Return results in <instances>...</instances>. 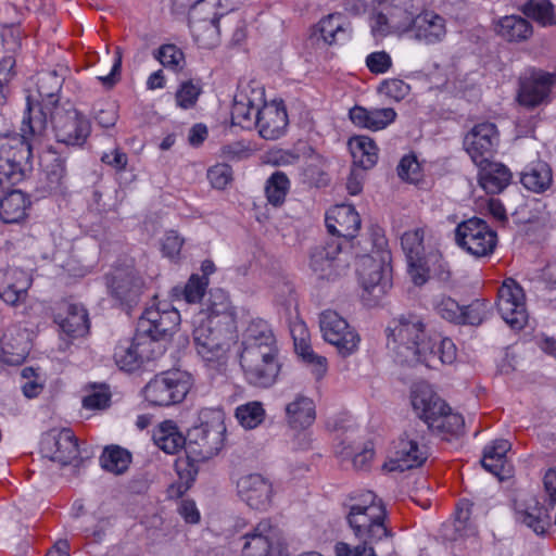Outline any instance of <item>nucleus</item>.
Masks as SVG:
<instances>
[{
  "mask_svg": "<svg viewBox=\"0 0 556 556\" xmlns=\"http://www.w3.org/2000/svg\"><path fill=\"white\" fill-rule=\"evenodd\" d=\"M425 227L406 230L401 236V247L407 262V271L415 286L425 285L430 278L446 280L447 263L437 249L425 244Z\"/></svg>",
  "mask_w": 556,
  "mask_h": 556,
  "instance_id": "423d86ee",
  "label": "nucleus"
},
{
  "mask_svg": "<svg viewBox=\"0 0 556 556\" xmlns=\"http://www.w3.org/2000/svg\"><path fill=\"white\" fill-rule=\"evenodd\" d=\"M378 92L391 100L400 102L409 94L410 86L400 78H387L378 86Z\"/></svg>",
  "mask_w": 556,
  "mask_h": 556,
  "instance_id": "e2e57ef3",
  "label": "nucleus"
},
{
  "mask_svg": "<svg viewBox=\"0 0 556 556\" xmlns=\"http://www.w3.org/2000/svg\"><path fill=\"white\" fill-rule=\"evenodd\" d=\"M33 343L26 331L16 336L4 334L0 340V361L10 366L21 365L31 350Z\"/></svg>",
  "mask_w": 556,
  "mask_h": 556,
  "instance_id": "58836bf2",
  "label": "nucleus"
},
{
  "mask_svg": "<svg viewBox=\"0 0 556 556\" xmlns=\"http://www.w3.org/2000/svg\"><path fill=\"white\" fill-rule=\"evenodd\" d=\"M164 353L160 343L153 342L137 329L132 338L121 339L113 353L116 366L126 372H135L150 361L159 358Z\"/></svg>",
  "mask_w": 556,
  "mask_h": 556,
  "instance_id": "9b49d317",
  "label": "nucleus"
},
{
  "mask_svg": "<svg viewBox=\"0 0 556 556\" xmlns=\"http://www.w3.org/2000/svg\"><path fill=\"white\" fill-rule=\"evenodd\" d=\"M456 244L468 254L479 258L493 254L497 245V233L482 218L471 217L457 225Z\"/></svg>",
  "mask_w": 556,
  "mask_h": 556,
  "instance_id": "4468645a",
  "label": "nucleus"
},
{
  "mask_svg": "<svg viewBox=\"0 0 556 556\" xmlns=\"http://www.w3.org/2000/svg\"><path fill=\"white\" fill-rule=\"evenodd\" d=\"M473 503L468 498H460L455 507V518L453 522L454 533L452 540L457 541L463 538L473 535L476 528L471 521Z\"/></svg>",
  "mask_w": 556,
  "mask_h": 556,
  "instance_id": "8fccbe9b",
  "label": "nucleus"
},
{
  "mask_svg": "<svg viewBox=\"0 0 556 556\" xmlns=\"http://www.w3.org/2000/svg\"><path fill=\"white\" fill-rule=\"evenodd\" d=\"M319 329L324 340L336 346L340 356L349 357L358 350V332L338 312L330 308L323 311L319 314Z\"/></svg>",
  "mask_w": 556,
  "mask_h": 556,
  "instance_id": "dca6fc26",
  "label": "nucleus"
},
{
  "mask_svg": "<svg viewBox=\"0 0 556 556\" xmlns=\"http://www.w3.org/2000/svg\"><path fill=\"white\" fill-rule=\"evenodd\" d=\"M498 144L500 132L491 122L476 124L464 138V149L476 165L492 160Z\"/></svg>",
  "mask_w": 556,
  "mask_h": 556,
  "instance_id": "5701e85b",
  "label": "nucleus"
},
{
  "mask_svg": "<svg viewBox=\"0 0 556 556\" xmlns=\"http://www.w3.org/2000/svg\"><path fill=\"white\" fill-rule=\"evenodd\" d=\"M551 508L532 498L523 510L517 513L518 520L538 535H545L551 527Z\"/></svg>",
  "mask_w": 556,
  "mask_h": 556,
  "instance_id": "79ce46f5",
  "label": "nucleus"
},
{
  "mask_svg": "<svg viewBox=\"0 0 556 556\" xmlns=\"http://www.w3.org/2000/svg\"><path fill=\"white\" fill-rule=\"evenodd\" d=\"M477 166L479 185L486 193L498 194L510 184L511 173L504 164L490 160Z\"/></svg>",
  "mask_w": 556,
  "mask_h": 556,
  "instance_id": "e433bc0d",
  "label": "nucleus"
},
{
  "mask_svg": "<svg viewBox=\"0 0 556 556\" xmlns=\"http://www.w3.org/2000/svg\"><path fill=\"white\" fill-rule=\"evenodd\" d=\"M202 93L200 85L194 84L191 79L182 81L175 93V100L178 108L182 110L192 109Z\"/></svg>",
  "mask_w": 556,
  "mask_h": 556,
  "instance_id": "680f3d73",
  "label": "nucleus"
},
{
  "mask_svg": "<svg viewBox=\"0 0 556 556\" xmlns=\"http://www.w3.org/2000/svg\"><path fill=\"white\" fill-rule=\"evenodd\" d=\"M40 172L37 177V194L45 198L63 194L65 191V160L52 147L41 150L39 155Z\"/></svg>",
  "mask_w": 556,
  "mask_h": 556,
  "instance_id": "4be33fe9",
  "label": "nucleus"
},
{
  "mask_svg": "<svg viewBox=\"0 0 556 556\" xmlns=\"http://www.w3.org/2000/svg\"><path fill=\"white\" fill-rule=\"evenodd\" d=\"M39 453L62 467L71 465L80 457L78 438L70 428H52L41 434Z\"/></svg>",
  "mask_w": 556,
  "mask_h": 556,
  "instance_id": "f3484780",
  "label": "nucleus"
},
{
  "mask_svg": "<svg viewBox=\"0 0 556 556\" xmlns=\"http://www.w3.org/2000/svg\"><path fill=\"white\" fill-rule=\"evenodd\" d=\"M294 348L302 359L312 367L316 380L325 377L328 370V362L325 356L316 354L307 341L308 332L304 324H296L291 329Z\"/></svg>",
  "mask_w": 556,
  "mask_h": 556,
  "instance_id": "c9c22d12",
  "label": "nucleus"
},
{
  "mask_svg": "<svg viewBox=\"0 0 556 556\" xmlns=\"http://www.w3.org/2000/svg\"><path fill=\"white\" fill-rule=\"evenodd\" d=\"M356 257V271L362 288L375 299L381 298L392 286L391 268L384 256L376 258L371 254H364Z\"/></svg>",
  "mask_w": 556,
  "mask_h": 556,
  "instance_id": "412c9836",
  "label": "nucleus"
},
{
  "mask_svg": "<svg viewBox=\"0 0 556 556\" xmlns=\"http://www.w3.org/2000/svg\"><path fill=\"white\" fill-rule=\"evenodd\" d=\"M342 251L343 242L334 238L312 248L308 265L318 279L334 280L340 275L339 254Z\"/></svg>",
  "mask_w": 556,
  "mask_h": 556,
  "instance_id": "393cba45",
  "label": "nucleus"
},
{
  "mask_svg": "<svg viewBox=\"0 0 556 556\" xmlns=\"http://www.w3.org/2000/svg\"><path fill=\"white\" fill-rule=\"evenodd\" d=\"M100 463L104 470L119 475L128 469L131 454L118 445L108 446L100 456Z\"/></svg>",
  "mask_w": 556,
  "mask_h": 556,
  "instance_id": "3c124183",
  "label": "nucleus"
},
{
  "mask_svg": "<svg viewBox=\"0 0 556 556\" xmlns=\"http://www.w3.org/2000/svg\"><path fill=\"white\" fill-rule=\"evenodd\" d=\"M162 253L169 260H178L184 245V239L175 230L165 233L162 240Z\"/></svg>",
  "mask_w": 556,
  "mask_h": 556,
  "instance_id": "774afa93",
  "label": "nucleus"
},
{
  "mask_svg": "<svg viewBox=\"0 0 556 556\" xmlns=\"http://www.w3.org/2000/svg\"><path fill=\"white\" fill-rule=\"evenodd\" d=\"M153 56L165 68L173 73L181 72L186 66V58L184 51L174 43H164L154 52Z\"/></svg>",
  "mask_w": 556,
  "mask_h": 556,
  "instance_id": "6e6d98bb",
  "label": "nucleus"
},
{
  "mask_svg": "<svg viewBox=\"0 0 556 556\" xmlns=\"http://www.w3.org/2000/svg\"><path fill=\"white\" fill-rule=\"evenodd\" d=\"M33 279L23 270H12L0 285V298L11 305L23 303Z\"/></svg>",
  "mask_w": 556,
  "mask_h": 556,
  "instance_id": "a19ab883",
  "label": "nucleus"
},
{
  "mask_svg": "<svg viewBox=\"0 0 556 556\" xmlns=\"http://www.w3.org/2000/svg\"><path fill=\"white\" fill-rule=\"evenodd\" d=\"M428 459V447L415 432L405 431L393 441L383 467L389 471H406L421 467Z\"/></svg>",
  "mask_w": 556,
  "mask_h": 556,
  "instance_id": "a211bd4d",
  "label": "nucleus"
},
{
  "mask_svg": "<svg viewBox=\"0 0 556 556\" xmlns=\"http://www.w3.org/2000/svg\"><path fill=\"white\" fill-rule=\"evenodd\" d=\"M255 128L261 138L265 140H277L285 136L289 125V117L285 101L275 99L264 102L258 109Z\"/></svg>",
  "mask_w": 556,
  "mask_h": 556,
  "instance_id": "b1692460",
  "label": "nucleus"
},
{
  "mask_svg": "<svg viewBox=\"0 0 556 556\" xmlns=\"http://www.w3.org/2000/svg\"><path fill=\"white\" fill-rule=\"evenodd\" d=\"M325 224L334 240L342 239L344 243L352 242L361 229V216L351 204H337L326 213Z\"/></svg>",
  "mask_w": 556,
  "mask_h": 556,
  "instance_id": "a878e982",
  "label": "nucleus"
},
{
  "mask_svg": "<svg viewBox=\"0 0 556 556\" xmlns=\"http://www.w3.org/2000/svg\"><path fill=\"white\" fill-rule=\"evenodd\" d=\"M64 314L54 315V321L59 325L63 334L68 339H77L88 334L90 320L88 311L80 304H64Z\"/></svg>",
  "mask_w": 556,
  "mask_h": 556,
  "instance_id": "473e14b6",
  "label": "nucleus"
},
{
  "mask_svg": "<svg viewBox=\"0 0 556 556\" xmlns=\"http://www.w3.org/2000/svg\"><path fill=\"white\" fill-rule=\"evenodd\" d=\"M235 416L238 422L245 429H254L265 419L263 404L257 401L248 402L236 408Z\"/></svg>",
  "mask_w": 556,
  "mask_h": 556,
  "instance_id": "4d7b16f0",
  "label": "nucleus"
},
{
  "mask_svg": "<svg viewBox=\"0 0 556 556\" xmlns=\"http://www.w3.org/2000/svg\"><path fill=\"white\" fill-rule=\"evenodd\" d=\"M521 12L542 26H552L556 24L554 5L549 0H527Z\"/></svg>",
  "mask_w": 556,
  "mask_h": 556,
  "instance_id": "603ef678",
  "label": "nucleus"
},
{
  "mask_svg": "<svg viewBox=\"0 0 556 556\" xmlns=\"http://www.w3.org/2000/svg\"><path fill=\"white\" fill-rule=\"evenodd\" d=\"M291 181L286 173L281 170L274 172L265 182V197L268 204L274 207H280L285 204L286 198L290 191Z\"/></svg>",
  "mask_w": 556,
  "mask_h": 556,
  "instance_id": "09e8293b",
  "label": "nucleus"
},
{
  "mask_svg": "<svg viewBox=\"0 0 556 556\" xmlns=\"http://www.w3.org/2000/svg\"><path fill=\"white\" fill-rule=\"evenodd\" d=\"M154 444L166 454H176L186 445V438L173 420H164L154 428Z\"/></svg>",
  "mask_w": 556,
  "mask_h": 556,
  "instance_id": "c03bdc74",
  "label": "nucleus"
},
{
  "mask_svg": "<svg viewBox=\"0 0 556 556\" xmlns=\"http://www.w3.org/2000/svg\"><path fill=\"white\" fill-rule=\"evenodd\" d=\"M237 493L249 507L256 510H266L274 494L271 482L260 473H249L239 478Z\"/></svg>",
  "mask_w": 556,
  "mask_h": 556,
  "instance_id": "bb28decb",
  "label": "nucleus"
},
{
  "mask_svg": "<svg viewBox=\"0 0 556 556\" xmlns=\"http://www.w3.org/2000/svg\"><path fill=\"white\" fill-rule=\"evenodd\" d=\"M240 541L241 556H288L281 531L270 519H262Z\"/></svg>",
  "mask_w": 556,
  "mask_h": 556,
  "instance_id": "f8f14e48",
  "label": "nucleus"
},
{
  "mask_svg": "<svg viewBox=\"0 0 556 556\" xmlns=\"http://www.w3.org/2000/svg\"><path fill=\"white\" fill-rule=\"evenodd\" d=\"M432 306L435 314L442 319L457 325L462 305L455 299L450 295L441 294L433 299Z\"/></svg>",
  "mask_w": 556,
  "mask_h": 556,
  "instance_id": "bf43d9fd",
  "label": "nucleus"
},
{
  "mask_svg": "<svg viewBox=\"0 0 556 556\" xmlns=\"http://www.w3.org/2000/svg\"><path fill=\"white\" fill-rule=\"evenodd\" d=\"M191 451L186 448V456L178 457L175 462V469L178 476V480L172 483L168 488V494L170 497H181L194 483L199 466V457L193 458L190 456Z\"/></svg>",
  "mask_w": 556,
  "mask_h": 556,
  "instance_id": "ea45409f",
  "label": "nucleus"
},
{
  "mask_svg": "<svg viewBox=\"0 0 556 556\" xmlns=\"http://www.w3.org/2000/svg\"><path fill=\"white\" fill-rule=\"evenodd\" d=\"M31 206L30 198L23 191L14 189L0 198V217L7 224L18 223Z\"/></svg>",
  "mask_w": 556,
  "mask_h": 556,
  "instance_id": "37998d69",
  "label": "nucleus"
},
{
  "mask_svg": "<svg viewBox=\"0 0 556 556\" xmlns=\"http://www.w3.org/2000/svg\"><path fill=\"white\" fill-rule=\"evenodd\" d=\"M388 348L402 364L451 365L456 361L454 341L440 334H429L422 318L416 314L401 315L387 328Z\"/></svg>",
  "mask_w": 556,
  "mask_h": 556,
  "instance_id": "f257e3e1",
  "label": "nucleus"
},
{
  "mask_svg": "<svg viewBox=\"0 0 556 556\" xmlns=\"http://www.w3.org/2000/svg\"><path fill=\"white\" fill-rule=\"evenodd\" d=\"M193 340L197 353L206 363H225L238 342L237 312L228 292L212 288L195 319Z\"/></svg>",
  "mask_w": 556,
  "mask_h": 556,
  "instance_id": "f03ea898",
  "label": "nucleus"
},
{
  "mask_svg": "<svg viewBox=\"0 0 556 556\" xmlns=\"http://www.w3.org/2000/svg\"><path fill=\"white\" fill-rule=\"evenodd\" d=\"M194 439L187 448L199 459L218 454L226 440L225 416L222 409H205L201 413V425L193 430Z\"/></svg>",
  "mask_w": 556,
  "mask_h": 556,
  "instance_id": "9d476101",
  "label": "nucleus"
},
{
  "mask_svg": "<svg viewBox=\"0 0 556 556\" xmlns=\"http://www.w3.org/2000/svg\"><path fill=\"white\" fill-rule=\"evenodd\" d=\"M242 0H197L189 13V26L195 43L214 48L219 40V20L233 11Z\"/></svg>",
  "mask_w": 556,
  "mask_h": 556,
  "instance_id": "6e6552de",
  "label": "nucleus"
},
{
  "mask_svg": "<svg viewBox=\"0 0 556 556\" xmlns=\"http://www.w3.org/2000/svg\"><path fill=\"white\" fill-rule=\"evenodd\" d=\"M53 79L51 90H45L42 85H37V93L40 97H48L52 108H45L37 101V121H42L45 126L52 125L58 142L72 147H83L91 134L90 121L79 111H67L59 105L58 92L61 89V80L55 72L43 73L40 81L45 78Z\"/></svg>",
  "mask_w": 556,
  "mask_h": 556,
  "instance_id": "7ed1b4c3",
  "label": "nucleus"
},
{
  "mask_svg": "<svg viewBox=\"0 0 556 556\" xmlns=\"http://www.w3.org/2000/svg\"><path fill=\"white\" fill-rule=\"evenodd\" d=\"M532 25L523 17L504 16L497 24V34L507 41H521L532 35Z\"/></svg>",
  "mask_w": 556,
  "mask_h": 556,
  "instance_id": "de8ad7c7",
  "label": "nucleus"
},
{
  "mask_svg": "<svg viewBox=\"0 0 556 556\" xmlns=\"http://www.w3.org/2000/svg\"><path fill=\"white\" fill-rule=\"evenodd\" d=\"M365 63L369 72L376 75L389 72L393 64L392 58L386 51L369 53L366 56Z\"/></svg>",
  "mask_w": 556,
  "mask_h": 556,
  "instance_id": "0e129e2a",
  "label": "nucleus"
},
{
  "mask_svg": "<svg viewBox=\"0 0 556 556\" xmlns=\"http://www.w3.org/2000/svg\"><path fill=\"white\" fill-rule=\"evenodd\" d=\"M399 177L408 184L418 185L424 177L421 165L414 153L405 154L397 165Z\"/></svg>",
  "mask_w": 556,
  "mask_h": 556,
  "instance_id": "13d9d810",
  "label": "nucleus"
},
{
  "mask_svg": "<svg viewBox=\"0 0 556 556\" xmlns=\"http://www.w3.org/2000/svg\"><path fill=\"white\" fill-rule=\"evenodd\" d=\"M33 96L28 91L21 132L0 137V189L21 182L31 173V143L27 135H33Z\"/></svg>",
  "mask_w": 556,
  "mask_h": 556,
  "instance_id": "39448f33",
  "label": "nucleus"
},
{
  "mask_svg": "<svg viewBox=\"0 0 556 556\" xmlns=\"http://www.w3.org/2000/svg\"><path fill=\"white\" fill-rule=\"evenodd\" d=\"M179 311L168 301H159L148 306L137 324V330L160 343V340L172 336L180 325Z\"/></svg>",
  "mask_w": 556,
  "mask_h": 556,
  "instance_id": "2eb2a0df",
  "label": "nucleus"
},
{
  "mask_svg": "<svg viewBox=\"0 0 556 556\" xmlns=\"http://www.w3.org/2000/svg\"><path fill=\"white\" fill-rule=\"evenodd\" d=\"M111 393L106 386H101L84 396L83 406L87 409H103L110 405Z\"/></svg>",
  "mask_w": 556,
  "mask_h": 556,
  "instance_id": "338daca9",
  "label": "nucleus"
},
{
  "mask_svg": "<svg viewBox=\"0 0 556 556\" xmlns=\"http://www.w3.org/2000/svg\"><path fill=\"white\" fill-rule=\"evenodd\" d=\"M509 450L510 443L507 440L498 439L492 441L483 450L482 467L488 472L502 478L506 464V454Z\"/></svg>",
  "mask_w": 556,
  "mask_h": 556,
  "instance_id": "49530a36",
  "label": "nucleus"
},
{
  "mask_svg": "<svg viewBox=\"0 0 556 556\" xmlns=\"http://www.w3.org/2000/svg\"><path fill=\"white\" fill-rule=\"evenodd\" d=\"M351 22L343 13L334 12L321 17L314 25L312 36L327 46H342L352 39Z\"/></svg>",
  "mask_w": 556,
  "mask_h": 556,
  "instance_id": "c85d7f7f",
  "label": "nucleus"
},
{
  "mask_svg": "<svg viewBox=\"0 0 556 556\" xmlns=\"http://www.w3.org/2000/svg\"><path fill=\"white\" fill-rule=\"evenodd\" d=\"M240 366L250 386L270 388L276 383L281 370L279 349L240 352Z\"/></svg>",
  "mask_w": 556,
  "mask_h": 556,
  "instance_id": "ddd939ff",
  "label": "nucleus"
},
{
  "mask_svg": "<svg viewBox=\"0 0 556 556\" xmlns=\"http://www.w3.org/2000/svg\"><path fill=\"white\" fill-rule=\"evenodd\" d=\"M406 30L412 31L416 39L433 45L445 37L446 22L434 11L424 10L409 21Z\"/></svg>",
  "mask_w": 556,
  "mask_h": 556,
  "instance_id": "7c9ffc66",
  "label": "nucleus"
},
{
  "mask_svg": "<svg viewBox=\"0 0 556 556\" xmlns=\"http://www.w3.org/2000/svg\"><path fill=\"white\" fill-rule=\"evenodd\" d=\"M207 178L213 188L223 190L232 179V169L227 164H217L207 170Z\"/></svg>",
  "mask_w": 556,
  "mask_h": 556,
  "instance_id": "69168bd1",
  "label": "nucleus"
},
{
  "mask_svg": "<svg viewBox=\"0 0 556 556\" xmlns=\"http://www.w3.org/2000/svg\"><path fill=\"white\" fill-rule=\"evenodd\" d=\"M210 279L191 274L184 287L173 288V296L182 298L187 303H200L205 295Z\"/></svg>",
  "mask_w": 556,
  "mask_h": 556,
  "instance_id": "864d4df0",
  "label": "nucleus"
},
{
  "mask_svg": "<svg viewBox=\"0 0 556 556\" xmlns=\"http://www.w3.org/2000/svg\"><path fill=\"white\" fill-rule=\"evenodd\" d=\"M489 312L490 302L486 299H475L460 306L457 326H479L486 319Z\"/></svg>",
  "mask_w": 556,
  "mask_h": 556,
  "instance_id": "5fc2aeb1",
  "label": "nucleus"
},
{
  "mask_svg": "<svg viewBox=\"0 0 556 556\" xmlns=\"http://www.w3.org/2000/svg\"><path fill=\"white\" fill-rule=\"evenodd\" d=\"M263 88L242 89L236 96L231 108V124L241 129H252L255 126L257 111L264 102Z\"/></svg>",
  "mask_w": 556,
  "mask_h": 556,
  "instance_id": "cd10ccee",
  "label": "nucleus"
},
{
  "mask_svg": "<svg viewBox=\"0 0 556 556\" xmlns=\"http://www.w3.org/2000/svg\"><path fill=\"white\" fill-rule=\"evenodd\" d=\"M520 182L528 191L542 194L553 185L552 167L542 160L533 161L521 172Z\"/></svg>",
  "mask_w": 556,
  "mask_h": 556,
  "instance_id": "4c0bfd02",
  "label": "nucleus"
},
{
  "mask_svg": "<svg viewBox=\"0 0 556 556\" xmlns=\"http://www.w3.org/2000/svg\"><path fill=\"white\" fill-rule=\"evenodd\" d=\"M410 402L416 415L443 439L457 438L464 432L463 415L454 413L428 384H416L412 389Z\"/></svg>",
  "mask_w": 556,
  "mask_h": 556,
  "instance_id": "0eeeda50",
  "label": "nucleus"
},
{
  "mask_svg": "<svg viewBox=\"0 0 556 556\" xmlns=\"http://www.w3.org/2000/svg\"><path fill=\"white\" fill-rule=\"evenodd\" d=\"M345 520L355 538L375 544L393 536L383 501L369 490L351 493L343 503Z\"/></svg>",
  "mask_w": 556,
  "mask_h": 556,
  "instance_id": "20e7f679",
  "label": "nucleus"
},
{
  "mask_svg": "<svg viewBox=\"0 0 556 556\" xmlns=\"http://www.w3.org/2000/svg\"><path fill=\"white\" fill-rule=\"evenodd\" d=\"M497 311L503 320L514 330H521L528 323V311L523 289L514 279H506L497 291Z\"/></svg>",
  "mask_w": 556,
  "mask_h": 556,
  "instance_id": "aec40b11",
  "label": "nucleus"
},
{
  "mask_svg": "<svg viewBox=\"0 0 556 556\" xmlns=\"http://www.w3.org/2000/svg\"><path fill=\"white\" fill-rule=\"evenodd\" d=\"M241 346V352L279 349L270 325L262 318L249 323L242 336Z\"/></svg>",
  "mask_w": 556,
  "mask_h": 556,
  "instance_id": "72a5a7b5",
  "label": "nucleus"
},
{
  "mask_svg": "<svg viewBox=\"0 0 556 556\" xmlns=\"http://www.w3.org/2000/svg\"><path fill=\"white\" fill-rule=\"evenodd\" d=\"M396 116L397 114L392 108L369 110L361 105H354L349 112V117L355 126L372 131L387 128L395 121Z\"/></svg>",
  "mask_w": 556,
  "mask_h": 556,
  "instance_id": "f704fd0d",
  "label": "nucleus"
},
{
  "mask_svg": "<svg viewBox=\"0 0 556 556\" xmlns=\"http://www.w3.org/2000/svg\"><path fill=\"white\" fill-rule=\"evenodd\" d=\"M193 386L192 376L184 370H167L155 375L143 388V397L152 406L181 403Z\"/></svg>",
  "mask_w": 556,
  "mask_h": 556,
  "instance_id": "1a4fd4ad",
  "label": "nucleus"
},
{
  "mask_svg": "<svg viewBox=\"0 0 556 556\" xmlns=\"http://www.w3.org/2000/svg\"><path fill=\"white\" fill-rule=\"evenodd\" d=\"M285 419L288 427L294 431H305L311 428L317 416L314 400L304 394H296L292 401L286 404Z\"/></svg>",
  "mask_w": 556,
  "mask_h": 556,
  "instance_id": "2f4dec72",
  "label": "nucleus"
},
{
  "mask_svg": "<svg viewBox=\"0 0 556 556\" xmlns=\"http://www.w3.org/2000/svg\"><path fill=\"white\" fill-rule=\"evenodd\" d=\"M105 281L109 294L122 307L130 309L139 302L144 281L132 265L125 268L115 266L105 275Z\"/></svg>",
  "mask_w": 556,
  "mask_h": 556,
  "instance_id": "6ab92c4d",
  "label": "nucleus"
},
{
  "mask_svg": "<svg viewBox=\"0 0 556 556\" xmlns=\"http://www.w3.org/2000/svg\"><path fill=\"white\" fill-rule=\"evenodd\" d=\"M349 148L354 165L363 169H370L377 164L379 148L370 137L353 136L349 140Z\"/></svg>",
  "mask_w": 556,
  "mask_h": 556,
  "instance_id": "a18cd8bd",
  "label": "nucleus"
},
{
  "mask_svg": "<svg viewBox=\"0 0 556 556\" xmlns=\"http://www.w3.org/2000/svg\"><path fill=\"white\" fill-rule=\"evenodd\" d=\"M555 83V74L535 72L520 81L517 100L523 106L535 108L548 98Z\"/></svg>",
  "mask_w": 556,
  "mask_h": 556,
  "instance_id": "c756f323",
  "label": "nucleus"
},
{
  "mask_svg": "<svg viewBox=\"0 0 556 556\" xmlns=\"http://www.w3.org/2000/svg\"><path fill=\"white\" fill-rule=\"evenodd\" d=\"M93 118L102 128L115 126L118 119V106L111 100H101L93 105Z\"/></svg>",
  "mask_w": 556,
  "mask_h": 556,
  "instance_id": "052dcab7",
  "label": "nucleus"
}]
</instances>
